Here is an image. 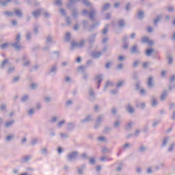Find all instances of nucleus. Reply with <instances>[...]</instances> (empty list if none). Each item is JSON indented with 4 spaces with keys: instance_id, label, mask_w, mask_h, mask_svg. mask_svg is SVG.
Here are the masks:
<instances>
[{
    "instance_id": "6",
    "label": "nucleus",
    "mask_w": 175,
    "mask_h": 175,
    "mask_svg": "<svg viewBox=\"0 0 175 175\" xmlns=\"http://www.w3.org/2000/svg\"><path fill=\"white\" fill-rule=\"evenodd\" d=\"M88 68V66H80L78 68V70H81L83 73V80H88V75L85 73V70Z\"/></svg>"
},
{
    "instance_id": "10",
    "label": "nucleus",
    "mask_w": 175,
    "mask_h": 175,
    "mask_svg": "<svg viewBox=\"0 0 175 175\" xmlns=\"http://www.w3.org/2000/svg\"><path fill=\"white\" fill-rule=\"evenodd\" d=\"M131 54H142V51L137 49V45L135 44L131 48Z\"/></svg>"
},
{
    "instance_id": "21",
    "label": "nucleus",
    "mask_w": 175,
    "mask_h": 175,
    "mask_svg": "<svg viewBox=\"0 0 175 175\" xmlns=\"http://www.w3.org/2000/svg\"><path fill=\"white\" fill-rule=\"evenodd\" d=\"M14 124V120H10L8 122H6L4 124L5 128H12L13 125Z\"/></svg>"
},
{
    "instance_id": "50",
    "label": "nucleus",
    "mask_w": 175,
    "mask_h": 175,
    "mask_svg": "<svg viewBox=\"0 0 175 175\" xmlns=\"http://www.w3.org/2000/svg\"><path fill=\"white\" fill-rule=\"evenodd\" d=\"M82 3L88 8H90V6H91V3L87 0H83Z\"/></svg>"
},
{
    "instance_id": "45",
    "label": "nucleus",
    "mask_w": 175,
    "mask_h": 175,
    "mask_svg": "<svg viewBox=\"0 0 175 175\" xmlns=\"http://www.w3.org/2000/svg\"><path fill=\"white\" fill-rule=\"evenodd\" d=\"M13 139H14V135H8L5 137V141L6 142H12V140H13Z\"/></svg>"
},
{
    "instance_id": "20",
    "label": "nucleus",
    "mask_w": 175,
    "mask_h": 175,
    "mask_svg": "<svg viewBox=\"0 0 175 175\" xmlns=\"http://www.w3.org/2000/svg\"><path fill=\"white\" fill-rule=\"evenodd\" d=\"M126 110L129 113V114H133V113H135V109H133L131 106V104L127 105V107H126Z\"/></svg>"
},
{
    "instance_id": "38",
    "label": "nucleus",
    "mask_w": 175,
    "mask_h": 175,
    "mask_svg": "<svg viewBox=\"0 0 175 175\" xmlns=\"http://www.w3.org/2000/svg\"><path fill=\"white\" fill-rule=\"evenodd\" d=\"M167 59H168V64L169 65L173 64V57H172V55L170 53H168L167 55Z\"/></svg>"
},
{
    "instance_id": "11",
    "label": "nucleus",
    "mask_w": 175,
    "mask_h": 175,
    "mask_svg": "<svg viewBox=\"0 0 175 175\" xmlns=\"http://www.w3.org/2000/svg\"><path fill=\"white\" fill-rule=\"evenodd\" d=\"M43 13V8H40L34 12H32V16L34 18H38L40 14Z\"/></svg>"
},
{
    "instance_id": "16",
    "label": "nucleus",
    "mask_w": 175,
    "mask_h": 175,
    "mask_svg": "<svg viewBox=\"0 0 175 175\" xmlns=\"http://www.w3.org/2000/svg\"><path fill=\"white\" fill-rule=\"evenodd\" d=\"M95 38H96V33H93L89 36L88 40L90 44H92L95 42Z\"/></svg>"
},
{
    "instance_id": "48",
    "label": "nucleus",
    "mask_w": 175,
    "mask_h": 175,
    "mask_svg": "<svg viewBox=\"0 0 175 175\" xmlns=\"http://www.w3.org/2000/svg\"><path fill=\"white\" fill-rule=\"evenodd\" d=\"M66 122L65 120H62L57 124V128H62L63 125H65Z\"/></svg>"
},
{
    "instance_id": "41",
    "label": "nucleus",
    "mask_w": 175,
    "mask_h": 175,
    "mask_svg": "<svg viewBox=\"0 0 175 175\" xmlns=\"http://www.w3.org/2000/svg\"><path fill=\"white\" fill-rule=\"evenodd\" d=\"M100 161H101V162L103 161H113V158L111 157H103L100 159Z\"/></svg>"
},
{
    "instance_id": "29",
    "label": "nucleus",
    "mask_w": 175,
    "mask_h": 175,
    "mask_svg": "<svg viewBox=\"0 0 175 175\" xmlns=\"http://www.w3.org/2000/svg\"><path fill=\"white\" fill-rule=\"evenodd\" d=\"M118 27H120V28H124V27H125V20L120 19L118 21Z\"/></svg>"
},
{
    "instance_id": "62",
    "label": "nucleus",
    "mask_w": 175,
    "mask_h": 175,
    "mask_svg": "<svg viewBox=\"0 0 175 175\" xmlns=\"http://www.w3.org/2000/svg\"><path fill=\"white\" fill-rule=\"evenodd\" d=\"M174 147H175V144H172L168 148V152H172V151H173Z\"/></svg>"
},
{
    "instance_id": "34",
    "label": "nucleus",
    "mask_w": 175,
    "mask_h": 175,
    "mask_svg": "<svg viewBox=\"0 0 175 175\" xmlns=\"http://www.w3.org/2000/svg\"><path fill=\"white\" fill-rule=\"evenodd\" d=\"M169 142V137H165L163 139V142L161 144V147H166L167 143Z\"/></svg>"
},
{
    "instance_id": "52",
    "label": "nucleus",
    "mask_w": 175,
    "mask_h": 175,
    "mask_svg": "<svg viewBox=\"0 0 175 175\" xmlns=\"http://www.w3.org/2000/svg\"><path fill=\"white\" fill-rule=\"evenodd\" d=\"M65 40H66V42H69V40H70V32H68L66 33Z\"/></svg>"
},
{
    "instance_id": "27",
    "label": "nucleus",
    "mask_w": 175,
    "mask_h": 175,
    "mask_svg": "<svg viewBox=\"0 0 175 175\" xmlns=\"http://www.w3.org/2000/svg\"><path fill=\"white\" fill-rule=\"evenodd\" d=\"M3 14H4V16L6 17H13V16H14V12L10 11H5Z\"/></svg>"
},
{
    "instance_id": "36",
    "label": "nucleus",
    "mask_w": 175,
    "mask_h": 175,
    "mask_svg": "<svg viewBox=\"0 0 175 175\" xmlns=\"http://www.w3.org/2000/svg\"><path fill=\"white\" fill-rule=\"evenodd\" d=\"M132 144L131 143H126L123 145V146L122 147V150H128V148H131V147H132Z\"/></svg>"
},
{
    "instance_id": "19",
    "label": "nucleus",
    "mask_w": 175,
    "mask_h": 175,
    "mask_svg": "<svg viewBox=\"0 0 175 175\" xmlns=\"http://www.w3.org/2000/svg\"><path fill=\"white\" fill-rule=\"evenodd\" d=\"M135 107L138 109H144L146 107V103H139V101L135 102Z\"/></svg>"
},
{
    "instance_id": "35",
    "label": "nucleus",
    "mask_w": 175,
    "mask_h": 175,
    "mask_svg": "<svg viewBox=\"0 0 175 175\" xmlns=\"http://www.w3.org/2000/svg\"><path fill=\"white\" fill-rule=\"evenodd\" d=\"M166 96H167V92L166 90H164L161 95V100H165V99H166Z\"/></svg>"
},
{
    "instance_id": "49",
    "label": "nucleus",
    "mask_w": 175,
    "mask_h": 175,
    "mask_svg": "<svg viewBox=\"0 0 175 175\" xmlns=\"http://www.w3.org/2000/svg\"><path fill=\"white\" fill-rule=\"evenodd\" d=\"M109 85H113V84H111V82H110L109 81H107V82L104 86V89H103L104 92L107 90V87H109Z\"/></svg>"
},
{
    "instance_id": "39",
    "label": "nucleus",
    "mask_w": 175,
    "mask_h": 175,
    "mask_svg": "<svg viewBox=\"0 0 175 175\" xmlns=\"http://www.w3.org/2000/svg\"><path fill=\"white\" fill-rule=\"evenodd\" d=\"M109 24L105 25V28L103 29V35H107V32H109Z\"/></svg>"
},
{
    "instance_id": "42",
    "label": "nucleus",
    "mask_w": 175,
    "mask_h": 175,
    "mask_svg": "<svg viewBox=\"0 0 175 175\" xmlns=\"http://www.w3.org/2000/svg\"><path fill=\"white\" fill-rule=\"evenodd\" d=\"M158 105V102L157 101V98L154 96H152V106L155 107Z\"/></svg>"
},
{
    "instance_id": "61",
    "label": "nucleus",
    "mask_w": 175,
    "mask_h": 175,
    "mask_svg": "<svg viewBox=\"0 0 175 175\" xmlns=\"http://www.w3.org/2000/svg\"><path fill=\"white\" fill-rule=\"evenodd\" d=\"M43 15L45 17V18H50V16H51V14L46 11H44L43 12Z\"/></svg>"
},
{
    "instance_id": "2",
    "label": "nucleus",
    "mask_w": 175,
    "mask_h": 175,
    "mask_svg": "<svg viewBox=\"0 0 175 175\" xmlns=\"http://www.w3.org/2000/svg\"><path fill=\"white\" fill-rule=\"evenodd\" d=\"M96 13V10H95V8H92L89 12L87 10H83L82 11V15L87 16V14H88L89 18L91 21H94V18L95 17Z\"/></svg>"
},
{
    "instance_id": "63",
    "label": "nucleus",
    "mask_w": 175,
    "mask_h": 175,
    "mask_svg": "<svg viewBox=\"0 0 175 175\" xmlns=\"http://www.w3.org/2000/svg\"><path fill=\"white\" fill-rule=\"evenodd\" d=\"M159 124H161V120L153 122L152 123L153 128H155V126H157V125H159Z\"/></svg>"
},
{
    "instance_id": "22",
    "label": "nucleus",
    "mask_w": 175,
    "mask_h": 175,
    "mask_svg": "<svg viewBox=\"0 0 175 175\" xmlns=\"http://www.w3.org/2000/svg\"><path fill=\"white\" fill-rule=\"evenodd\" d=\"M82 24L83 26V29H88V28L90 27V22H88V21L87 20H83Z\"/></svg>"
},
{
    "instance_id": "4",
    "label": "nucleus",
    "mask_w": 175,
    "mask_h": 175,
    "mask_svg": "<svg viewBox=\"0 0 175 175\" xmlns=\"http://www.w3.org/2000/svg\"><path fill=\"white\" fill-rule=\"evenodd\" d=\"M84 43H85V40H82L79 42V43L76 42V41H72L71 42V50H73L75 47H77L78 49H81L84 47Z\"/></svg>"
},
{
    "instance_id": "1",
    "label": "nucleus",
    "mask_w": 175,
    "mask_h": 175,
    "mask_svg": "<svg viewBox=\"0 0 175 175\" xmlns=\"http://www.w3.org/2000/svg\"><path fill=\"white\" fill-rule=\"evenodd\" d=\"M21 40V34L18 33L15 38V42L11 44V47H13L16 51H21L23 46L20 44V41Z\"/></svg>"
},
{
    "instance_id": "40",
    "label": "nucleus",
    "mask_w": 175,
    "mask_h": 175,
    "mask_svg": "<svg viewBox=\"0 0 175 175\" xmlns=\"http://www.w3.org/2000/svg\"><path fill=\"white\" fill-rule=\"evenodd\" d=\"M146 150H147V147L144 146V145H142V146L138 148L139 152H146Z\"/></svg>"
},
{
    "instance_id": "3",
    "label": "nucleus",
    "mask_w": 175,
    "mask_h": 175,
    "mask_svg": "<svg viewBox=\"0 0 175 175\" xmlns=\"http://www.w3.org/2000/svg\"><path fill=\"white\" fill-rule=\"evenodd\" d=\"M77 157H79V152L74 151L66 156V159L68 162H73V161H75Z\"/></svg>"
},
{
    "instance_id": "53",
    "label": "nucleus",
    "mask_w": 175,
    "mask_h": 175,
    "mask_svg": "<svg viewBox=\"0 0 175 175\" xmlns=\"http://www.w3.org/2000/svg\"><path fill=\"white\" fill-rule=\"evenodd\" d=\"M15 69H16V68H14V66L10 67L8 70V75H10V73H13V72H14Z\"/></svg>"
},
{
    "instance_id": "43",
    "label": "nucleus",
    "mask_w": 175,
    "mask_h": 175,
    "mask_svg": "<svg viewBox=\"0 0 175 175\" xmlns=\"http://www.w3.org/2000/svg\"><path fill=\"white\" fill-rule=\"evenodd\" d=\"M8 64H9V59H5L1 65V69H3V68H5V66L8 65Z\"/></svg>"
},
{
    "instance_id": "26",
    "label": "nucleus",
    "mask_w": 175,
    "mask_h": 175,
    "mask_svg": "<svg viewBox=\"0 0 175 175\" xmlns=\"http://www.w3.org/2000/svg\"><path fill=\"white\" fill-rule=\"evenodd\" d=\"M31 155H27L26 157H22L21 162L22 163H25L28 162V161H29V159H31Z\"/></svg>"
},
{
    "instance_id": "32",
    "label": "nucleus",
    "mask_w": 175,
    "mask_h": 175,
    "mask_svg": "<svg viewBox=\"0 0 175 175\" xmlns=\"http://www.w3.org/2000/svg\"><path fill=\"white\" fill-rule=\"evenodd\" d=\"M92 117V116L91 115H89L85 119L81 120L80 122H81V124H83V122H90V121H91Z\"/></svg>"
},
{
    "instance_id": "58",
    "label": "nucleus",
    "mask_w": 175,
    "mask_h": 175,
    "mask_svg": "<svg viewBox=\"0 0 175 175\" xmlns=\"http://www.w3.org/2000/svg\"><path fill=\"white\" fill-rule=\"evenodd\" d=\"M146 90L141 89L139 90V94L141 95V96H146Z\"/></svg>"
},
{
    "instance_id": "56",
    "label": "nucleus",
    "mask_w": 175,
    "mask_h": 175,
    "mask_svg": "<svg viewBox=\"0 0 175 175\" xmlns=\"http://www.w3.org/2000/svg\"><path fill=\"white\" fill-rule=\"evenodd\" d=\"M28 116H33L35 114V109H30L29 111H27Z\"/></svg>"
},
{
    "instance_id": "37",
    "label": "nucleus",
    "mask_w": 175,
    "mask_h": 175,
    "mask_svg": "<svg viewBox=\"0 0 175 175\" xmlns=\"http://www.w3.org/2000/svg\"><path fill=\"white\" fill-rule=\"evenodd\" d=\"M72 16L74 17V18H76V17L79 16V11L77 10V9L75 8L72 10Z\"/></svg>"
},
{
    "instance_id": "24",
    "label": "nucleus",
    "mask_w": 175,
    "mask_h": 175,
    "mask_svg": "<svg viewBox=\"0 0 175 175\" xmlns=\"http://www.w3.org/2000/svg\"><path fill=\"white\" fill-rule=\"evenodd\" d=\"M98 25V22L93 23L88 29L89 32H92V31H94V29H95V28H96Z\"/></svg>"
},
{
    "instance_id": "8",
    "label": "nucleus",
    "mask_w": 175,
    "mask_h": 175,
    "mask_svg": "<svg viewBox=\"0 0 175 175\" xmlns=\"http://www.w3.org/2000/svg\"><path fill=\"white\" fill-rule=\"evenodd\" d=\"M89 100H90V102H94V100L96 99L95 97V92H94L92 87H90L89 89Z\"/></svg>"
},
{
    "instance_id": "13",
    "label": "nucleus",
    "mask_w": 175,
    "mask_h": 175,
    "mask_svg": "<svg viewBox=\"0 0 175 175\" xmlns=\"http://www.w3.org/2000/svg\"><path fill=\"white\" fill-rule=\"evenodd\" d=\"M85 167H86L85 164L80 165L77 170V173H78L79 175H84V170Z\"/></svg>"
},
{
    "instance_id": "7",
    "label": "nucleus",
    "mask_w": 175,
    "mask_h": 175,
    "mask_svg": "<svg viewBox=\"0 0 175 175\" xmlns=\"http://www.w3.org/2000/svg\"><path fill=\"white\" fill-rule=\"evenodd\" d=\"M102 77V75H96L94 78V81H96L97 90H99V88H100V84H102V81H103V79Z\"/></svg>"
},
{
    "instance_id": "9",
    "label": "nucleus",
    "mask_w": 175,
    "mask_h": 175,
    "mask_svg": "<svg viewBox=\"0 0 175 175\" xmlns=\"http://www.w3.org/2000/svg\"><path fill=\"white\" fill-rule=\"evenodd\" d=\"M103 120V115H100L96 121L94 129H98V128L100 126V124H102Z\"/></svg>"
},
{
    "instance_id": "17",
    "label": "nucleus",
    "mask_w": 175,
    "mask_h": 175,
    "mask_svg": "<svg viewBox=\"0 0 175 175\" xmlns=\"http://www.w3.org/2000/svg\"><path fill=\"white\" fill-rule=\"evenodd\" d=\"M137 17L139 20H143L144 18V11L139 10L137 14Z\"/></svg>"
},
{
    "instance_id": "64",
    "label": "nucleus",
    "mask_w": 175,
    "mask_h": 175,
    "mask_svg": "<svg viewBox=\"0 0 175 175\" xmlns=\"http://www.w3.org/2000/svg\"><path fill=\"white\" fill-rule=\"evenodd\" d=\"M33 31L36 33H38L39 32V25H36L33 27Z\"/></svg>"
},
{
    "instance_id": "46",
    "label": "nucleus",
    "mask_w": 175,
    "mask_h": 175,
    "mask_svg": "<svg viewBox=\"0 0 175 175\" xmlns=\"http://www.w3.org/2000/svg\"><path fill=\"white\" fill-rule=\"evenodd\" d=\"M60 137H62V139H68L69 137V134L66 133H61Z\"/></svg>"
},
{
    "instance_id": "59",
    "label": "nucleus",
    "mask_w": 175,
    "mask_h": 175,
    "mask_svg": "<svg viewBox=\"0 0 175 175\" xmlns=\"http://www.w3.org/2000/svg\"><path fill=\"white\" fill-rule=\"evenodd\" d=\"M31 36H32V33H31V31H27L26 35L27 40H31Z\"/></svg>"
},
{
    "instance_id": "55",
    "label": "nucleus",
    "mask_w": 175,
    "mask_h": 175,
    "mask_svg": "<svg viewBox=\"0 0 175 175\" xmlns=\"http://www.w3.org/2000/svg\"><path fill=\"white\" fill-rule=\"evenodd\" d=\"M140 64V61L136 60L133 63V68H138L139 64Z\"/></svg>"
},
{
    "instance_id": "60",
    "label": "nucleus",
    "mask_w": 175,
    "mask_h": 175,
    "mask_svg": "<svg viewBox=\"0 0 175 175\" xmlns=\"http://www.w3.org/2000/svg\"><path fill=\"white\" fill-rule=\"evenodd\" d=\"M38 86H39V84L38 83H31L30 85L32 90H36V88H38Z\"/></svg>"
},
{
    "instance_id": "25",
    "label": "nucleus",
    "mask_w": 175,
    "mask_h": 175,
    "mask_svg": "<svg viewBox=\"0 0 175 175\" xmlns=\"http://www.w3.org/2000/svg\"><path fill=\"white\" fill-rule=\"evenodd\" d=\"M132 128H133V122H130L125 126L124 129L125 131H131Z\"/></svg>"
},
{
    "instance_id": "18",
    "label": "nucleus",
    "mask_w": 175,
    "mask_h": 175,
    "mask_svg": "<svg viewBox=\"0 0 175 175\" xmlns=\"http://www.w3.org/2000/svg\"><path fill=\"white\" fill-rule=\"evenodd\" d=\"M152 79H153L152 76L149 77L148 79L147 84H148V88H152L154 87V83L152 82Z\"/></svg>"
},
{
    "instance_id": "15",
    "label": "nucleus",
    "mask_w": 175,
    "mask_h": 175,
    "mask_svg": "<svg viewBox=\"0 0 175 175\" xmlns=\"http://www.w3.org/2000/svg\"><path fill=\"white\" fill-rule=\"evenodd\" d=\"M81 0H70L69 3H68L67 7L68 9H72V6L75 5V3H77V2H81Z\"/></svg>"
},
{
    "instance_id": "57",
    "label": "nucleus",
    "mask_w": 175,
    "mask_h": 175,
    "mask_svg": "<svg viewBox=\"0 0 175 175\" xmlns=\"http://www.w3.org/2000/svg\"><path fill=\"white\" fill-rule=\"evenodd\" d=\"M110 131H111V127H109V126H106V127L104 129L103 133H105V134L109 133V132H110Z\"/></svg>"
},
{
    "instance_id": "44",
    "label": "nucleus",
    "mask_w": 175,
    "mask_h": 175,
    "mask_svg": "<svg viewBox=\"0 0 175 175\" xmlns=\"http://www.w3.org/2000/svg\"><path fill=\"white\" fill-rule=\"evenodd\" d=\"M150 40V39H148V37L144 36V37H142V38L141 42H142V43H143L144 44H146V43L148 42V40Z\"/></svg>"
},
{
    "instance_id": "30",
    "label": "nucleus",
    "mask_w": 175,
    "mask_h": 175,
    "mask_svg": "<svg viewBox=\"0 0 175 175\" xmlns=\"http://www.w3.org/2000/svg\"><path fill=\"white\" fill-rule=\"evenodd\" d=\"M102 55V52H92V56L93 58H100Z\"/></svg>"
},
{
    "instance_id": "23",
    "label": "nucleus",
    "mask_w": 175,
    "mask_h": 175,
    "mask_svg": "<svg viewBox=\"0 0 175 175\" xmlns=\"http://www.w3.org/2000/svg\"><path fill=\"white\" fill-rule=\"evenodd\" d=\"M164 167H165V163H160L159 165H155L154 169L156 172H158V170H161V169H163Z\"/></svg>"
},
{
    "instance_id": "31",
    "label": "nucleus",
    "mask_w": 175,
    "mask_h": 175,
    "mask_svg": "<svg viewBox=\"0 0 175 175\" xmlns=\"http://www.w3.org/2000/svg\"><path fill=\"white\" fill-rule=\"evenodd\" d=\"M152 53H154V49H147L146 51V55H147V57H151V54H152Z\"/></svg>"
},
{
    "instance_id": "12",
    "label": "nucleus",
    "mask_w": 175,
    "mask_h": 175,
    "mask_svg": "<svg viewBox=\"0 0 175 175\" xmlns=\"http://www.w3.org/2000/svg\"><path fill=\"white\" fill-rule=\"evenodd\" d=\"M16 16L18 18H21L23 16H24V14L23 13V11L20 9H14V15Z\"/></svg>"
},
{
    "instance_id": "28",
    "label": "nucleus",
    "mask_w": 175,
    "mask_h": 175,
    "mask_svg": "<svg viewBox=\"0 0 175 175\" xmlns=\"http://www.w3.org/2000/svg\"><path fill=\"white\" fill-rule=\"evenodd\" d=\"M111 4L109 3H107L103 5L101 10L102 12H106V10H109L110 9Z\"/></svg>"
},
{
    "instance_id": "14",
    "label": "nucleus",
    "mask_w": 175,
    "mask_h": 175,
    "mask_svg": "<svg viewBox=\"0 0 175 175\" xmlns=\"http://www.w3.org/2000/svg\"><path fill=\"white\" fill-rule=\"evenodd\" d=\"M75 128H76V124L74 122H68L67 124L66 129L69 132L73 131V129H75Z\"/></svg>"
},
{
    "instance_id": "5",
    "label": "nucleus",
    "mask_w": 175,
    "mask_h": 175,
    "mask_svg": "<svg viewBox=\"0 0 175 175\" xmlns=\"http://www.w3.org/2000/svg\"><path fill=\"white\" fill-rule=\"evenodd\" d=\"M57 72H58V66L57 64H53L49 68L48 75L55 76V75H57Z\"/></svg>"
},
{
    "instance_id": "54",
    "label": "nucleus",
    "mask_w": 175,
    "mask_h": 175,
    "mask_svg": "<svg viewBox=\"0 0 175 175\" xmlns=\"http://www.w3.org/2000/svg\"><path fill=\"white\" fill-rule=\"evenodd\" d=\"M29 99V96L28 95H24L21 98V102H27Z\"/></svg>"
},
{
    "instance_id": "47",
    "label": "nucleus",
    "mask_w": 175,
    "mask_h": 175,
    "mask_svg": "<svg viewBox=\"0 0 175 175\" xmlns=\"http://www.w3.org/2000/svg\"><path fill=\"white\" fill-rule=\"evenodd\" d=\"M9 46V44L8 42L2 44L1 45H0V49L1 50H6V49H8V46Z\"/></svg>"
},
{
    "instance_id": "33",
    "label": "nucleus",
    "mask_w": 175,
    "mask_h": 175,
    "mask_svg": "<svg viewBox=\"0 0 175 175\" xmlns=\"http://www.w3.org/2000/svg\"><path fill=\"white\" fill-rule=\"evenodd\" d=\"M161 20H162V16L158 15L157 18L154 20H153L154 25H158V22L161 21Z\"/></svg>"
},
{
    "instance_id": "51",
    "label": "nucleus",
    "mask_w": 175,
    "mask_h": 175,
    "mask_svg": "<svg viewBox=\"0 0 175 175\" xmlns=\"http://www.w3.org/2000/svg\"><path fill=\"white\" fill-rule=\"evenodd\" d=\"M82 3L88 8H90V6H91V3L87 0H83Z\"/></svg>"
}]
</instances>
